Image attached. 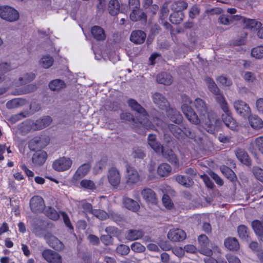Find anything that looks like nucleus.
<instances>
[{
    "label": "nucleus",
    "mask_w": 263,
    "mask_h": 263,
    "mask_svg": "<svg viewBox=\"0 0 263 263\" xmlns=\"http://www.w3.org/2000/svg\"><path fill=\"white\" fill-rule=\"evenodd\" d=\"M182 110L188 119L193 124H201L208 132L213 134L221 125V121L213 111H208L205 102L200 98H196L194 102V106L198 115L191 107L192 103L190 98L186 95L182 96Z\"/></svg>",
    "instance_id": "obj_1"
},
{
    "label": "nucleus",
    "mask_w": 263,
    "mask_h": 263,
    "mask_svg": "<svg viewBox=\"0 0 263 263\" xmlns=\"http://www.w3.org/2000/svg\"><path fill=\"white\" fill-rule=\"evenodd\" d=\"M154 103L160 109L166 110L170 120L176 124H179L182 120V116L176 109L170 108V104L166 98L159 92H155L152 96Z\"/></svg>",
    "instance_id": "obj_2"
},
{
    "label": "nucleus",
    "mask_w": 263,
    "mask_h": 263,
    "mask_svg": "<svg viewBox=\"0 0 263 263\" xmlns=\"http://www.w3.org/2000/svg\"><path fill=\"white\" fill-rule=\"evenodd\" d=\"M128 104L132 110L138 114L137 120L142 126L146 129H152L153 127V124L147 118L146 111L140 104L133 99L128 100Z\"/></svg>",
    "instance_id": "obj_3"
},
{
    "label": "nucleus",
    "mask_w": 263,
    "mask_h": 263,
    "mask_svg": "<svg viewBox=\"0 0 263 263\" xmlns=\"http://www.w3.org/2000/svg\"><path fill=\"white\" fill-rule=\"evenodd\" d=\"M52 119L49 116H45L37 120L31 125L28 122H23L19 125V128L22 132H27L31 128L34 130H41L49 126L52 122Z\"/></svg>",
    "instance_id": "obj_4"
},
{
    "label": "nucleus",
    "mask_w": 263,
    "mask_h": 263,
    "mask_svg": "<svg viewBox=\"0 0 263 263\" xmlns=\"http://www.w3.org/2000/svg\"><path fill=\"white\" fill-rule=\"evenodd\" d=\"M205 81L209 89L215 96V100L220 105L221 108L227 111L226 104L227 102L224 96L220 93L219 89L214 81L210 78H206Z\"/></svg>",
    "instance_id": "obj_5"
},
{
    "label": "nucleus",
    "mask_w": 263,
    "mask_h": 263,
    "mask_svg": "<svg viewBox=\"0 0 263 263\" xmlns=\"http://www.w3.org/2000/svg\"><path fill=\"white\" fill-rule=\"evenodd\" d=\"M0 17L9 22H14L18 20V12L13 8L8 6L0 7Z\"/></svg>",
    "instance_id": "obj_6"
},
{
    "label": "nucleus",
    "mask_w": 263,
    "mask_h": 263,
    "mask_svg": "<svg viewBox=\"0 0 263 263\" xmlns=\"http://www.w3.org/2000/svg\"><path fill=\"white\" fill-rule=\"evenodd\" d=\"M72 160L67 157H61L55 160L52 163V168L58 172L68 170L72 166Z\"/></svg>",
    "instance_id": "obj_7"
},
{
    "label": "nucleus",
    "mask_w": 263,
    "mask_h": 263,
    "mask_svg": "<svg viewBox=\"0 0 263 263\" xmlns=\"http://www.w3.org/2000/svg\"><path fill=\"white\" fill-rule=\"evenodd\" d=\"M125 179L126 184H134L140 180V175L137 170L134 167L127 165L126 168Z\"/></svg>",
    "instance_id": "obj_8"
},
{
    "label": "nucleus",
    "mask_w": 263,
    "mask_h": 263,
    "mask_svg": "<svg viewBox=\"0 0 263 263\" xmlns=\"http://www.w3.org/2000/svg\"><path fill=\"white\" fill-rule=\"evenodd\" d=\"M234 107L236 112L244 118H249L251 114V110L249 105L241 100H236L234 102Z\"/></svg>",
    "instance_id": "obj_9"
},
{
    "label": "nucleus",
    "mask_w": 263,
    "mask_h": 263,
    "mask_svg": "<svg viewBox=\"0 0 263 263\" xmlns=\"http://www.w3.org/2000/svg\"><path fill=\"white\" fill-rule=\"evenodd\" d=\"M226 106L227 108V111L222 109L224 112V114L222 115V120L226 125L230 129L233 130H237L238 129V124L232 118L228 103L226 104Z\"/></svg>",
    "instance_id": "obj_10"
},
{
    "label": "nucleus",
    "mask_w": 263,
    "mask_h": 263,
    "mask_svg": "<svg viewBox=\"0 0 263 263\" xmlns=\"http://www.w3.org/2000/svg\"><path fill=\"white\" fill-rule=\"evenodd\" d=\"M43 199L39 196H34L30 200V208L34 213H41L45 209Z\"/></svg>",
    "instance_id": "obj_11"
},
{
    "label": "nucleus",
    "mask_w": 263,
    "mask_h": 263,
    "mask_svg": "<svg viewBox=\"0 0 263 263\" xmlns=\"http://www.w3.org/2000/svg\"><path fill=\"white\" fill-rule=\"evenodd\" d=\"M43 257L49 263H62L61 256L57 252L46 249L42 252Z\"/></svg>",
    "instance_id": "obj_12"
},
{
    "label": "nucleus",
    "mask_w": 263,
    "mask_h": 263,
    "mask_svg": "<svg viewBox=\"0 0 263 263\" xmlns=\"http://www.w3.org/2000/svg\"><path fill=\"white\" fill-rule=\"evenodd\" d=\"M167 238L174 242L180 241L185 239L186 233L181 229H174L169 231Z\"/></svg>",
    "instance_id": "obj_13"
},
{
    "label": "nucleus",
    "mask_w": 263,
    "mask_h": 263,
    "mask_svg": "<svg viewBox=\"0 0 263 263\" xmlns=\"http://www.w3.org/2000/svg\"><path fill=\"white\" fill-rule=\"evenodd\" d=\"M108 180L109 183L113 186H118L121 181L119 171L116 168H111L108 171Z\"/></svg>",
    "instance_id": "obj_14"
},
{
    "label": "nucleus",
    "mask_w": 263,
    "mask_h": 263,
    "mask_svg": "<svg viewBox=\"0 0 263 263\" xmlns=\"http://www.w3.org/2000/svg\"><path fill=\"white\" fill-rule=\"evenodd\" d=\"M91 166L88 163H84L80 165L73 176V179L78 181L84 177L90 170Z\"/></svg>",
    "instance_id": "obj_15"
},
{
    "label": "nucleus",
    "mask_w": 263,
    "mask_h": 263,
    "mask_svg": "<svg viewBox=\"0 0 263 263\" xmlns=\"http://www.w3.org/2000/svg\"><path fill=\"white\" fill-rule=\"evenodd\" d=\"M47 154L46 152L39 151L35 152L32 157V161L36 166L42 165L46 161Z\"/></svg>",
    "instance_id": "obj_16"
},
{
    "label": "nucleus",
    "mask_w": 263,
    "mask_h": 263,
    "mask_svg": "<svg viewBox=\"0 0 263 263\" xmlns=\"http://www.w3.org/2000/svg\"><path fill=\"white\" fill-rule=\"evenodd\" d=\"M46 238L48 245L53 249L58 251L62 250L64 249L63 243L55 236L48 234L46 236Z\"/></svg>",
    "instance_id": "obj_17"
},
{
    "label": "nucleus",
    "mask_w": 263,
    "mask_h": 263,
    "mask_svg": "<svg viewBox=\"0 0 263 263\" xmlns=\"http://www.w3.org/2000/svg\"><path fill=\"white\" fill-rule=\"evenodd\" d=\"M146 38V34L141 30H135L132 32L130 39V41L137 44L143 43Z\"/></svg>",
    "instance_id": "obj_18"
},
{
    "label": "nucleus",
    "mask_w": 263,
    "mask_h": 263,
    "mask_svg": "<svg viewBox=\"0 0 263 263\" xmlns=\"http://www.w3.org/2000/svg\"><path fill=\"white\" fill-rule=\"evenodd\" d=\"M91 33L95 39L97 41H104L106 39L104 30L99 26H94L91 28Z\"/></svg>",
    "instance_id": "obj_19"
},
{
    "label": "nucleus",
    "mask_w": 263,
    "mask_h": 263,
    "mask_svg": "<svg viewBox=\"0 0 263 263\" xmlns=\"http://www.w3.org/2000/svg\"><path fill=\"white\" fill-rule=\"evenodd\" d=\"M141 195L143 199L147 202L152 203H156L157 197L155 192L151 189H144L141 192Z\"/></svg>",
    "instance_id": "obj_20"
},
{
    "label": "nucleus",
    "mask_w": 263,
    "mask_h": 263,
    "mask_svg": "<svg viewBox=\"0 0 263 263\" xmlns=\"http://www.w3.org/2000/svg\"><path fill=\"white\" fill-rule=\"evenodd\" d=\"M47 143L43 138L35 137L31 140L29 143V147L30 149L34 151L36 149L42 148L46 146Z\"/></svg>",
    "instance_id": "obj_21"
},
{
    "label": "nucleus",
    "mask_w": 263,
    "mask_h": 263,
    "mask_svg": "<svg viewBox=\"0 0 263 263\" xmlns=\"http://www.w3.org/2000/svg\"><path fill=\"white\" fill-rule=\"evenodd\" d=\"M249 148L252 152L258 151L263 154V137L260 136L252 140L250 143Z\"/></svg>",
    "instance_id": "obj_22"
},
{
    "label": "nucleus",
    "mask_w": 263,
    "mask_h": 263,
    "mask_svg": "<svg viewBox=\"0 0 263 263\" xmlns=\"http://www.w3.org/2000/svg\"><path fill=\"white\" fill-rule=\"evenodd\" d=\"M249 121L250 126L252 128L258 130L263 127L262 120L256 115L250 116Z\"/></svg>",
    "instance_id": "obj_23"
},
{
    "label": "nucleus",
    "mask_w": 263,
    "mask_h": 263,
    "mask_svg": "<svg viewBox=\"0 0 263 263\" xmlns=\"http://www.w3.org/2000/svg\"><path fill=\"white\" fill-rule=\"evenodd\" d=\"M146 17V14L140 9V7L132 9L130 14V18L133 22L145 20Z\"/></svg>",
    "instance_id": "obj_24"
},
{
    "label": "nucleus",
    "mask_w": 263,
    "mask_h": 263,
    "mask_svg": "<svg viewBox=\"0 0 263 263\" xmlns=\"http://www.w3.org/2000/svg\"><path fill=\"white\" fill-rule=\"evenodd\" d=\"M160 153H161L163 157L167 159L172 163H173L175 164H177L178 163V161L176 156L174 154L172 149L162 147V151H161Z\"/></svg>",
    "instance_id": "obj_25"
},
{
    "label": "nucleus",
    "mask_w": 263,
    "mask_h": 263,
    "mask_svg": "<svg viewBox=\"0 0 263 263\" xmlns=\"http://www.w3.org/2000/svg\"><path fill=\"white\" fill-rule=\"evenodd\" d=\"M235 155L238 160L242 163L250 165L251 164L250 159L248 154L243 149H238L235 152Z\"/></svg>",
    "instance_id": "obj_26"
},
{
    "label": "nucleus",
    "mask_w": 263,
    "mask_h": 263,
    "mask_svg": "<svg viewBox=\"0 0 263 263\" xmlns=\"http://www.w3.org/2000/svg\"><path fill=\"white\" fill-rule=\"evenodd\" d=\"M92 214L101 220L105 219L108 217L116 219L118 217V215L114 212H110L109 214H108L104 211L99 210H94Z\"/></svg>",
    "instance_id": "obj_27"
},
{
    "label": "nucleus",
    "mask_w": 263,
    "mask_h": 263,
    "mask_svg": "<svg viewBox=\"0 0 263 263\" xmlns=\"http://www.w3.org/2000/svg\"><path fill=\"white\" fill-rule=\"evenodd\" d=\"M26 103L27 101L24 99L15 98L7 102L6 105L7 108L13 109L23 106Z\"/></svg>",
    "instance_id": "obj_28"
},
{
    "label": "nucleus",
    "mask_w": 263,
    "mask_h": 263,
    "mask_svg": "<svg viewBox=\"0 0 263 263\" xmlns=\"http://www.w3.org/2000/svg\"><path fill=\"white\" fill-rule=\"evenodd\" d=\"M157 81L159 83L170 85L172 83L173 79L170 74L166 72H162L157 76Z\"/></svg>",
    "instance_id": "obj_29"
},
{
    "label": "nucleus",
    "mask_w": 263,
    "mask_h": 263,
    "mask_svg": "<svg viewBox=\"0 0 263 263\" xmlns=\"http://www.w3.org/2000/svg\"><path fill=\"white\" fill-rule=\"evenodd\" d=\"M143 235V232L141 230H129L127 233L126 238L130 241H133L141 238Z\"/></svg>",
    "instance_id": "obj_30"
},
{
    "label": "nucleus",
    "mask_w": 263,
    "mask_h": 263,
    "mask_svg": "<svg viewBox=\"0 0 263 263\" xmlns=\"http://www.w3.org/2000/svg\"><path fill=\"white\" fill-rule=\"evenodd\" d=\"M171 166L166 163L160 164L157 168L158 174L161 177H166L168 176L171 174Z\"/></svg>",
    "instance_id": "obj_31"
},
{
    "label": "nucleus",
    "mask_w": 263,
    "mask_h": 263,
    "mask_svg": "<svg viewBox=\"0 0 263 263\" xmlns=\"http://www.w3.org/2000/svg\"><path fill=\"white\" fill-rule=\"evenodd\" d=\"M176 181L180 184L186 187L191 186L193 183L192 178L183 175H178L175 177Z\"/></svg>",
    "instance_id": "obj_32"
},
{
    "label": "nucleus",
    "mask_w": 263,
    "mask_h": 263,
    "mask_svg": "<svg viewBox=\"0 0 263 263\" xmlns=\"http://www.w3.org/2000/svg\"><path fill=\"white\" fill-rule=\"evenodd\" d=\"M225 247L230 250L236 251L239 248L237 240L235 238H228L224 241Z\"/></svg>",
    "instance_id": "obj_33"
},
{
    "label": "nucleus",
    "mask_w": 263,
    "mask_h": 263,
    "mask_svg": "<svg viewBox=\"0 0 263 263\" xmlns=\"http://www.w3.org/2000/svg\"><path fill=\"white\" fill-rule=\"evenodd\" d=\"M243 27L248 29H258L261 26L260 22H257L255 20L250 18L243 19Z\"/></svg>",
    "instance_id": "obj_34"
},
{
    "label": "nucleus",
    "mask_w": 263,
    "mask_h": 263,
    "mask_svg": "<svg viewBox=\"0 0 263 263\" xmlns=\"http://www.w3.org/2000/svg\"><path fill=\"white\" fill-rule=\"evenodd\" d=\"M120 5L118 0H110L108 4V11L112 15H115L120 12Z\"/></svg>",
    "instance_id": "obj_35"
},
{
    "label": "nucleus",
    "mask_w": 263,
    "mask_h": 263,
    "mask_svg": "<svg viewBox=\"0 0 263 263\" xmlns=\"http://www.w3.org/2000/svg\"><path fill=\"white\" fill-rule=\"evenodd\" d=\"M123 203L127 209L132 211L136 212L139 209V205L138 203L130 198H124Z\"/></svg>",
    "instance_id": "obj_36"
},
{
    "label": "nucleus",
    "mask_w": 263,
    "mask_h": 263,
    "mask_svg": "<svg viewBox=\"0 0 263 263\" xmlns=\"http://www.w3.org/2000/svg\"><path fill=\"white\" fill-rule=\"evenodd\" d=\"M65 86L66 84L64 82L60 79L54 80L49 84L50 89L53 91H59L65 88Z\"/></svg>",
    "instance_id": "obj_37"
},
{
    "label": "nucleus",
    "mask_w": 263,
    "mask_h": 263,
    "mask_svg": "<svg viewBox=\"0 0 263 263\" xmlns=\"http://www.w3.org/2000/svg\"><path fill=\"white\" fill-rule=\"evenodd\" d=\"M35 75L34 73L29 72L24 74L23 77H20L18 82H16L17 85H23L29 83L34 79Z\"/></svg>",
    "instance_id": "obj_38"
},
{
    "label": "nucleus",
    "mask_w": 263,
    "mask_h": 263,
    "mask_svg": "<svg viewBox=\"0 0 263 263\" xmlns=\"http://www.w3.org/2000/svg\"><path fill=\"white\" fill-rule=\"evenodd\" d=\"M184 18V14L182 12L174 11L170 16V21L175 24H179Z\"/></svg>",
    "instance_id": "obj_39"
},
{
    "label": "nucleus",
    "mask_w": 263,
    "mask_h": 263,
    "mask_svg": "<svg viewBox=\"0 0 263 263\" xmlns=\"http://www.w3.org/2000/svg\"><path fill=\"white\" fill-rule=\"evenodd\" d=\"M187 4L184 1H175L171 5L172 9L174 11L182 12V10L186 9Z\"/></svg>",
    "instance_id": "obj_40"
},
{
    "label": "nucleus",
    "mask_w": 263,
    "mask_h": 263,
    "mask_svg": "<svg viewBox=\"0 0 263 263\" xmlns=\"http://www.w3.org/2000/svg\"><path fill=\"white\" fill-rule=\"evenodd\" d=\"M252 227L255 234L259 237L263 236V226L260 221L255 220L252 221Z\"/></svg>",
    "instance_id": "obj_41"
},
{
    "label": "nucleus",
    "mask_w": 263,
    "mask_h": 263,
    "mask_svg": "<svg viewBox=\"0 0 263 263\" xmlns=\"http://www.w3.org/2000/svg\"><path fill=\"white\" fill-rule=\"evenodd\" d=\"M168 128L174 136L178 139L182 138L183 135L184 134V131L177 125L171 124L168 125Z\"/></svg>",
    "instance_id": "obj_42"
},
{
    "label": "nucleus",
    "mask_w": 263,
    "mask_h": 263,
    "mask_svg": "<svg viewBox=\"0 0 263 263\" xmlns=\"http://www.w3.org/2000/svg\"><path fill=\"white\" fill-rule=\"evenodd\" d=\"M237 17V15L229 16L225 14L221 15L218 18V22L224 25H229L233 22L235 17Z\"/></svg>",
    "instance_id": "obj_43"
},
{
    "label": "nucleus",
    "mask_w": 263,
    "mask_h": 263,
    "mask_svg": "<svg viewBox=\"0 0 263 263\" xmlns=\"http://www.w3.org/2000/svg\"><path fill=\"white\" fill-rule=\"evenodd\" d=\"M53 63V58L46 55L42 58L40 62V65L44 68H48L52 65Z\"/></svg>",
    "instance_id": "obj_44"
},
{
    "label": "nucleus",
    "mask_w": 263,
    "mask_h": 263,
    "mask_svg": "<svg viewBox=\"0 0 263 263\" xmlns=\"http://www.w3.org/2000/svg\"><path fill=\"white\" fill-rule=\"evenodd\" d=\"M251 56L256 59L263 58V46H258L252 48Z\"/></svg>",
    "instance_id": "obj_45"
},
{
    "label": "nucleus",
    "mask_w": 263,
    "mask_h": 263,
    "mask_svg": "<svg viewBox=\"0 0 263 263\" xmlns=\"http://www.w3.org/2000/svg\"><path fill=\"white\" fill-rule=\"evenodd\" d=\"M216 80L217 82L223 87H229L232 84V82L230 79L223 76L218 77Z\"/></svg>",
    "instance_id": "obj_46"
},
{
    "label": "nucleus",
    "mask_w": 263,
    "mask_h": 263,
    "mask_svg": "<svg viewBox=\"0 0 263 263\" xmlns=\"http://www.w3.org/2000/svg\"><path fill=\"white\" fill-rule=\"evenodd\" d=\"M45 214L50 219L53 220H56L59 218V214L53 208L51 207H48L46 210Z\"/></svg>",
    "instance_id": "obj_47"
},
{
    "label": "nucleus",
    "mask_w": 263,
    "mask_h": 263,
    "mask_svg": "<svg viewBox=\"0 0 263 263\" xmlns=\"http://www.w3.org/2000/svg\"><path fill=\"white\" fill-rule=\"evenodd\" d=\"M106 159L104 158L98 162L95 165L93 171L95 174L99 173L100 171L104 168L106 165Z\"/></svg>",
    "instance_id": "obj_48"
},
{
    "label": "nucleus",
    "mask_w": 263,
    "mask_h": 263,
    "mask_svg": "<svg viewBox=\"0 0 263 263\" xmlns=\"http://www.w3.org/2000/svg\"><path fill=\"white\" fill-rule=\"evenodd\" d=\"M130 248L132 251L136 253H142L145 251V247L139 242L133 243Z\"/></svg>",
    "instance_id": "obj_49"
},
{
    "label": "nucleus",
    "mask_w": 263,
    "mask_h": 263,
    "mask_svg": "<svg viewBox=\"0 0 263 263\" xmlns=\"http://www.w3.org/2000/svg\"><path fill=\"white\" fill-rule=\"evenodd\" d=\"M239 237L242 239H246L248 236V232L247 227L244 225L239 226L237 229Z\"/></svg>",
    "instance_id": "obj_50"
},
{
    "label": "nucleus",
    "mask_w": 263,
    "mask_h": 263,
    "mask_svg": "<svg viewBox=\"0 0 263 263\" xmlns=\"http://www.w3.org/2000/svg\"><path fill=\"white\" fill-rule=\"evenodd\" d=\"M80 185L83 188L88 190L95 189V185L93 181L90 180L83 179L80 182Z\"/></svg>",
    "instance_id": "obj_51"
},
{
    "label": "nucleus",
    "mask_w": 263,
    "mask_h": 263,
    "mask_svg": "<svg viewBox=\"0 0 263 263\" xmlns=\"http://www.w3.org/2000/svg\"><path fill=\"white\" fill-rule=\"evenodd\" d=\"M243 78L244 80L248 83H253L256 79L255 73L250 71L245 72Z\"/></svg>",
    "instance_id": "obj_52"
},
{
    "label": "nucleus",
    "mask_w": 263,
    "mask_h": 263,
    "mask_svg": "<svg viewBox=\"0 0 263 263\" xmlns=\"http://www.w3.org/2000/svg\"><path fill=\"white\" fill-rule=\"evenodd\" d=\"M117 252L121 255H125L129 253L130 249L128 246L125 245H120L116 249Z\"/></svg>",
    "instance_id": "obj_53"
},
{
    "label": "nucleus",
    "mask_w": 263,
    "mask_h": 263,
    "mask_svg": "<svg viewBox=\"0 0 263 263\" xmlns=\"http://www.w3.org/2000/svg\"><path fill=\"white\" fill-rule=\"evenodd\" d=\"M184 135L190 139H194L195 141L198 143L200 142L201 138L199 137L196 136L194 133L189 128H184Z\"/></svg>",
    "instance_id": "obj_54"
},
{
    "label": "nucleus",
    "mask_w": 263,
    "mask_h": 263,
    "mask_svg": "<svg viewBox=\"0 0 263 263\" xmlns=\"http://www.w3.org/2000/svg\"><path fill=\"white\" fill-rule=\"evenodd\" d=\"M221 171L228 178L231 180H233L235 177L234 172L228 167H223L221 168Z\"/></svg>",
    "instance_id": "obj_55"
},
{
    "label": "nucleus",
    "mask_w": 263,
    "mask_h": 263,
    "mask_svg": "<svg viewBox=\"0 0 263 263\" xmlns=\"http://www.w3.org/2000/svg\"><path fill=\"white\" fill-rule=\"evenodd\" d=\"M162 200L163 204L166 209H171L173 208L174 204L167 195L164 194L162 197Z\"/></svg>",
    "instance_id": "obj_56"
},
{
    "label": "nucleus",
    "mask_w": 263,
    "mask_h": 263,
    "mask_svg": "<svg viewBox=\"0 0 263 263\" xmlns=\"http://www.w3.org/2000/svg\"><path fill=\"white\" fill-rule=\"evenodd\" d=\"M199 8L196 5L193 6L190 10L189 17L193 19L198 16L199 14Z\"/></svg>",
    "instance_id": "obj_57"
},
{
    "label": "nucleus",
    "mask_w": 263,
    "mask_h": 263,
    "mask_svg": "<svg viewBox=\"0 0 263 263\" xmlns=\"http://www.w3.org/2000/svg\"><path fill=\"white\" fill-rule=\"evenodd\" d=\"M198 241L201 247H206L209 243V240L208 237L204 234L199 235Z\"/></svg>",
    "instance_id": "obj_58"
},
{
    "label": "nucleus",
    "mask_w": 263,
    "mask_h": 263,
    "mask_svg": "<svg viewBox=\"0 0 263 263\" xmlns=\"http://www.w3.org/2000/svg\"><path fill=\"white\" fill-rule=\"evenodd\" d=\"M168 7L169 3L168 2H166L163 5L161 9V17L162 18H164L168 16L169 13Z\"/></svg>",
    "instance_id": "obj_59"
},
{
    "label": "nucleus",
    "mask_w": 263,
    "mask_h": 263,
    "mask_svg": "<svg viewBox=\"0 0 263 263\" xmlns=\"http://www.w3.org/2000/svg\"><path fill=\"white\" fill-rule=\"evenodd\" d=\"M81 206L85 212L93 214L94 210L92 209V206L90 203L82 201L80 204Z\"/></svg>",
    "instance_id": "obj_60"
},
{
    "label": "nucleus",
    "mask_w": 263,
    "mask_h": 263,
    "mask_svg": "<svg viewBox=\"0 0 263 263\" xmlns=\"http://www.w3.org/2000/svg\"><path fill=\"white\" fill-rule=\"evenodd\" d=\"M157 153H160L162 151V146L160 143L155 141L152 143L148 144Z\"/></svg>",
    "instance_id": "obj_61"
},
{
    "label": "nucleus",
    "mask_w": 263,
    "mask_h": 263,
    "mask_svg": "<svg viewBox=\"0 0 263 263\" xmlns=\"http://www.w3.org/2000/svg\"><path fill=\"white\" fill-rule=\"evenodd\" d=\"M254 174L256 178L260 181L263 182V170L257 167L254 170Z\"/></svg>",
    "instance_id": "obj_62"
},
{
    "label": "nucleus",
    "mask_w": 263,
    "mask_h": 263,
    "mask_svg": "<svg viewBox=\"0 0 263 263\" xmlns=\"http://www.w3.org/2000/svg\"><path fill=\"white\" fill-rule=\"evenodd\" d=\"M11 70L10 65L7 63H2L0 64V73L3 74Z\"/></svg>",
    "instance_id": "obj_63"
},
{
    "label": "nucleus",
    "mask_w": 263,
    "mask_h": 263,
    "mask_svg": "<svg viewBox=\"0 0 263 263\" xmlns=\"http://www.w3.org/2000/svg\"><path fill=\"white\" fill-rule=\"evenodd\" d=\"M256 107L257 111L263 115V98H259L256 100Z\"/></svg>",
    "instance_id": "obj_64"
}]
</instances>
